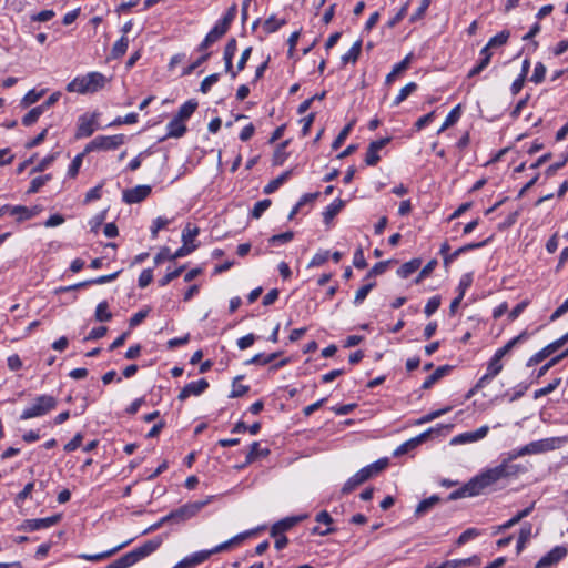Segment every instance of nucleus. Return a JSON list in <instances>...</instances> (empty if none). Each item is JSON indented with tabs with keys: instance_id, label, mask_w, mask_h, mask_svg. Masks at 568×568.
I'll return each mask as SVG.
<instances>
[{
	"instance_id": "7c9ffc66",
	"label": "nucleus",
	"mask_w": 568,
	"mask_h": 568,
	"mask_svg": "<svg viewBox=\"0 0 568 568\" xmlns=\"http://www.w3.org/2000/svg\"><path fill=\"white\" fill-rule=\"evenodd\" d=\"M291 175L292 170L283 172L280 176L272 180L267 185H265L263 192L265 194L274 193L282 184H284L290 179Z\"/></svg>"
},
{
	"instance_id": "b1692460",
	"label": "nucleus",
	"mask_w": 568,
	"mask_h": 568,
	"mask_svg": "<svg viewBox=\"0 0 568 568\" xmlns=\"http://www.w3.org/2000/svg\"><path fill=\"white\" fill-rule=\"evenodd\" d=\"M345 202L341 199L335 200L331 203L323 212V220L325 224H329L331 221L343 210Z\"/></svg>"
},
{
	"instance_id": "4be33fe9",
	"label": "nucleus",
	"mask_w": 568,
	"mask_h": 568,
	"mask_svg": "<svg viewBox=\"0 0 568 568\" xmlns=\"http://www.w3.org/2000/svg\"><path fill=\"white\" fill-rule=\"evenodd\" d=\"M413 54L409 53L399 63L395 64L392 72L386 75V84H390L395 81L396 77L409 68Z\"/></svg>"
},
{
	"instance_id": "6e6552de",
	"label": "nucleus",
	"mask_w": 568,
	"mask_h": 568,
	"mask_svg": "<svg viewBox=\"0 0 568 568\" xmlns=\"http://www.w3.org/2000/svg\"><path fill=\"white\" fill-rule=\"evenodd\" d=\"M392 141L390 136L382 138L379 140L372 141L367 148L365 154V163L369 166H375L381 156L378 155V151L386 146Z\"/></svg>"
},
{
	"instance_id": "c756f323",
	"label": "nucleus",
	"mask_w": 568,
	"mask_h": 568,
	"mask_svg": "<svg viewBox=\"0 0 568 568\" xmlns=\"http://www.w3.org/2000/svg\"><path fill=\"white\" fill-rule=\"evenodd\" d=\"M422 265V260L420 258H413L406 263H404L398 270H397V274L403 277V278H406L408 277L410 274H413L414 272H416Z\"/></svg>"
},
{
	"instance_id": "680f3d73",
	"label": "nucleus",
	"mask_w": 568,
	"mask_h": 568,
	"mask_svg": "<svg viewBox=\"0 0 568 568\" xmlns=\"http://www.w3.org/2000/svg\"><path fill=\"white\" fill-rule=\"evenodd\" d=\"M185 270V265H182L178 268H175L174 271L172 272H169L166 273L160 281H159V284L160 286H165L168 285L170 282H172L173 280H175L176 277H179L183 271Z\"/></svg>"
},
{
	"instance_id": "603ef678",
	"label": "nucleus",
	"mask_w": 568,
	"mask_h": 568,
	"mask_svg": "<svg viewBox=\"0 0 568 568\" xmlns=\"http://www.w3.org/2000/svg\"><path fill=\"white\" fill-rule=\"evenodd\" d=\"M561 384V378H555L547 386L535 392L534 397L537 399L539 397L546 396L552 393L559 385Z\"/></svg>"
},
{
	"instance_id": "a19ab883",
	"label": "nucleus",
	"mask_w": 568,
	"mask_h": 568,
	"mask_svg": "<svg viewBox=\"0 0 568 568\" xmlns=\"http://www.w3.org/2000/svg\"><path fill=\"white\" fill-rule=\"evenodd\" d=\"M290 141L286 140L282 143H280L274 152L273 155V164L274 165H282L284 161L287 158V153L285 152L286 146L288 145Z\"/></svg>"
},
{
	"instance_id": "4c0bfd02",
	"label": "nucleus",
	"mask_w": 568,
	"mask_h": 568,
	"mask_svg": "<svg viewBox=\"0 0 568 568\" xmlns=\"http://www.w3.org/2000/svg\"><path fill=\"white\" fill-rule=\"evenodd\" d=\"M37 207L34 209H28L27 206L17 205V206H10V214L16 215L19 214V220H28L33 217L37 214Z\"/></svg>"
},
{
	"instance_id": "79ce46f5",
	"label": "nucleus",
	"mask_w": 568,
	"mask_h": 568,
	"mask_svg": "<svg viewBox=\"0 0 568 568\" xmlns=\"http://www.w3.org/2000/svg\"><path fill=\"white\" fill-rule=\"evenodd\" d=\"M449 251H450V246H449L448 242H444L440 246L439 253L443 256L445 266L450 264L453 261H455L460 255V252L458 251V248L455 252H453L452 255H448Z\"/></svg>"
},
{
	"instance_id": "13d9d810",
	"label": "nucleus",
	"mask_w": 568,
	"mask_h": 568,
	"mask_svg": "<svg viewBox=\"0 0 568 568\" xmlns=\"http://www.w3.org/2000/svg\"><path fill=\"white\" fill-rule=\"evenodd\" d=\"M437 265V261L436 260H432L429 261L423 268L422 271L419 272V274L417 275V277L415 278V284H419L425 277L429 276L432 274V272L434 271V268L436 267Z\"/></svg>"
},
{
	"instance_id": "2f4dec72",
	"label": "nucleus",
	"mask_w": 568,
	"mask_h": 568,
	"mask_svg": "<svg viewBox=\"0 0 568 568\" xmlns=\"http://www.w3.org/2000/svg\"><path fill=\"white\" fill-rule=\"evenodd\" d=\"M217 552L219 551H215V548H213L211 550H202V551L194 552L190 557H186L185 560L189 562L190 567H193L195 565L204 562L205 560H207L211 557V555L217 554Z\"/></svg>"
},
{
	"instance_id": "5fc2aeb1",
	"label": "nucleus",
	"mask_w": 568,
	"mask_h": 568,
	"mask_svg": "<svg viewBox=\"0 0 568 568\" xmlns=\"http://www.w3.org/2000/svg\"><path fill=\"white\" fill-rule=\"evenodd\" d=\"M271 204L272 202L268 199L256 202L251 213L252 216L254 219H260L262 214L271 206Z\"/></svg>"
},
{
	"instance_id": "ea45409f",
	"label": "nucleus",
	"mask_w": 568,
	"mask_h": 568,
	"mask_svg": "<svg viewBox=\"0 0 568 568\" xmlns=\"http://www.w3.org/2000/svg\"><path fill=\"white\" fill-rule=\"evenodd\" d=\"M286 24V20H277L275 16H271L263 23V29L266 33H273L277 31L281 27Z\"/></svg>"
},
{
	"instance_id": "8fccbe9b",
	"label": "nucleus",
	"mask_w": 568,
	"mask_h": 568,
	"mask_svg": "<svg viewBox=\"0 0 568 568\" xmlns=\"http://www.w3.org/2000/svg\"><path fill=\"white\" fill-rule=\"evenodd\" d=\"M352 126H353V122L348 123L347 125H345L342 129V131L338 133V135L336 136V139L332 143V149L333 150H337V149L341 148V145L344 143V141L348 136V134H349V132L352 130Z\"/></svg>"
},
{
	"instance_id": "052dcab7",
	"label": "nucleus",
	"mask_w": 568,
	"mask_h": 568,
	"mask_svg": "<svg viewBox=\"0 0 568 568\" xmlns=\"http://www.w3.org/2000/svg\"><path fill=\"white\" fill-rule=\"evenodd\" d=\"M550 356V353L547 351L546 346L540 349L538 353H536L535 355H532L528 361H527V366L528 367H532L539 363H541L544 359H546L547 357Z\"/></svg>"
},
{
	"instance_id": "cd10ccee",
	"label": "nucleus",
	"mask_w": 568,
	"mask_h": 568,
	"mask_svg": "<svg viewBox=\"0 0 568 568\" xmlns=\"http://www.w3.org/2000/svg\"><path fill=\"white\" fill-rule=\"evenodd\" d=\"M440 501V498L437 495H433L428 498L423 499L415 509V516L420 517L427 511H429L435 505Z\"/></svg>"
},
{
	"instance_id": "a211bd4d",
	"label": "nucleus",
	"mask_w": 568,
	"mask_h": 568,
	"mask_svg": "<svg viewBox=\"0 0 568 568\" xmlns=\"http://www.w3.org/2000/svg\"><path fill=\"white\" fill-rule=\"evenodd\" d=\"M131 540L129 541H125L110 550H106V551H103V552H99V554H94V555H89V554H80L78 555V558L80 559H84V560H88V561H101V560H104V559H108L110 557H112L114 554H116L118 551H120L122 548H124L126 545L130 544Z\"/></svg>"
},
{
	"instance_id": "f704fd0d",
	"label": "nucleus",
	"mask_w": 568,
	"mask_h": 568,
	"mask_svg": "<svg viewBox=\"0 0 568 568\" xmlns=\"http://www.w3.org/2000/svg\"><path fill=\"white\" fill-rule=\"evenodd\" d=\"M136 564V560L132 552H126L125 555L121 556L110 565H108L105 568H129Z\"/></svg>"
},
{
	"instance_id": "473e14b6",
	"label": "nucleus",
	"mask_w": 568,
	"mask_h": 568,
	"mask_svg": "<svg viewBox=\"0 0 568 568\" xmlns=\"http://www.w3.org/2000/svg\"><path fill=\"white\" fill-rule=\"evenodd\" d=\"M361 51H362V40H357L353 45L352 48L348 50L347 53H345L343 57H342V62L344 64H347V63H356V61L358 60L359 58V54H361Z\"/></svg>"
},
{
	"instance_id": "dca6fc26",
	"label": "nucleus",
	"mask_w": 568,
	"mask_h": 568,
	"mask_svg": "<svg viewBox=\"0 0 568 568\" xmlns=\"http://www.w3.org/2000/svg\"><path fill=\"white\" fill-rule=\"evenodd\" d=\"M530 337V333L525 329L519 335L511 338L509 342H507L503 347L496 351L495 355L503 358L506 356L515 346L519 345L520 343L526 342Z\"/></svg>"
},
{
	"instance_id": "0e129e2a",
	"label": "nucleus",
	"mask_w": 568,
	"mask_h": 568,
	"mask_svg": "<svg viewBox=\"0 0 568 568\" xmlns=\"http://www.w3.org/2000/svg\"><path fill=\"white\" fill-rule=\"evenodd\" d=\"M440 303H442V300H440V296H438V295L429 298L424 308L425 314L427 316L433 315L439 308Z\"/></svg>"
},
{
	"instance_id": "f03ea898",
	"label": "nucleus",
	"mask_w": 568,
	"mask_h": 568,
	"mask_svg": "<svg viewBox=\"0 0 568 568\" xmlns=\"http://www.w3.org/2000/svg\"><path fill=\"white\" fill-rule=\"evenodd\" d=\"M212 496H207L203 500L186 503L179 508L170 511L168 514V519L170 524H183L189 519L195 517L206 505H209L212 500Z\"/></svg>"
},
{
	"instance_id": "9d476101",
	"label": "nucleus",
	"mask_w": 568,
	"mask_h": 568,
	"mask_svg": "<svg viewBox=\"0 0 568 568\" xmlns=\"http://www.w3.org/2000/svg\"><path fill=\"white\" fill-rule=\"evenodd\" d=\"M500 357L494 354L487 365V372L478 379V387H485L495 376L503 371V363Z\"/></svg>"
},
{
	"instance_id": "4d7b16f0",
	"label": "nucleus",
	"mask_w": 568,
	"mask_h": 568,
	"mask_svg": "<svg viewBox=\"0 0 568 568\" xmlns=\"http://www.w3.org/2000/svg\"><path fill=\"white\" fill-rule=\"evenodd\" d=\"M293 239H294V232L293 231H286V232L281 233V234L272 235L268 239V242L271 244H277V243L285 244V243L291 242Z\"/></svg>"
},
{
	"instance_id": "ddd939ff",
	"label": "nucleus",
	"mask_w": 568,
	"mask_h": 568,
	"mask_svg": "<svg viewBox=\"0 0 568 568\" xmlns=\"http://www.w3.org/2000/svg\"><path fill=\"white\" fill-rule=\"evenodd\" d=\"M162 544V539L156 537L152 540H148L142 546L133 549L131 552L134 556L136 562L154 552Z\"/></svg>"
},
{
	"instance_id": "f8f14e48",
	"label": "nucleus",
	"mask_w": 568,
	"mask_h": 568,
	"mask_svg": "<svg viewBox=\"0 0 568 568\" xmlns=\"http://www.w3.org/2000/svg\"><path fill=\"white\" fill-rule=\"evenodd\" d=\"M209 387V383L205 378H201L197 382L186 384L178 395L179 400H185L191 395L199 396Z\"/></svg>"
},
{
	"instance_id": "6e6d98bb",
	"label": "nucleus",
	"mask_w": 568,
	"mask_h": 568,
	"mask_svg": "<svg viewBox=\"0 0 568 568\" xmlns=\"http://www.w3.org/2000/svg\"><path fill=\"white\" fill-rule=\"evenodd\" d=\"M375 285H376L375 282H371L368 284L363 285L361 288H358L355 294L354 303L355 304L362 303L366 298L368 293L375 287Z\"/></svg>"
},
{
	"instance_id": "de8ad7c7",
	"label": "nucleus",
	"mask_w": 568,
	"mask_h": 568,
	"mask_svg": "<svg viewBox=\"0 0 568 568\" xmlns=\"http://www.w3.org/2000/svg\"><path fill=\"white\" fill-rule=\"evenodd\" d=\"M227 30L223 28L220 23H216L212 30L206 34V41H210L212 44L219 41Z\"/></svg>"
},
{
	"instance_id": "0eeeda50",
	"label": "nucleus",
	"mask_w": 568,
	"mask_h": 568,
	"mask_svg": "<svg viewBox=\"0 0 568 568\" xmlns=\"http://www.w3.org/2000/svg\"><path fill=\"white\" fill-rule=\"evenodd\" d=\"M61 519V515H53L51 517L47 518H39V519H26L21 526L19 527L20 530H27V531H34L39 529L49 528L57 523H59Z\"/></svg>"
},
{
	"instance_id": "4468645a",
	"label": "nucleus",
	"mask_w": 568,
	"mask_h": 568,
	"mask_svg": "<svg viewBox=\"0 0 568 568\" xmlns=\"http://www.w3.org/2000/svg\"><path fill=\"white\" fill-rule=\"evenodd\" d=\"M306 516H294V517H286L277 523H275L271 528V536L277 537L282 532L290 530L293 528L297 523L303 520Z\"/></svg>"
},
{
	"instance_id": "a878e982",
	"label": "nucleus",
	"mask_w": 568,
	"mask_h": 568,
	"mask_svg": "<svg viewBox=\"0 0 568 568\" xmlns=\"http://www.w3.org/2000/svg\"><path fill=\"white\" fill-rule=\"evenodd\" d=\"M256 531H257V529H251V530L241 532V534L234 536L233 538H231L230 540L216 546L215 551H220V552L224 551V550L229 549L232 545L240 544L243 540H245L246 538L253 536Z\"/></svg>"
},
{
	"instance_id": "69168bd1",
	"label": "nucleus",
	"mask_w": 568,
	"mask_h": 568,
	"mask_svg": "<svg viewBox=\"0 0 568 568\" xmlns=\"http://www.w3.org/2000/svg\"><path fill=\"white\" fill-rule=\"evenodd\" d=\"M197 234H199V229L197 227H190V224H187L186 227L182 232V241H183V243L192 245L191 243L197 236Z\"/></svg>"
},
{
	"instance_id": "20e7f679",
	"label": "nucleus",
	"mask_w": 568,
	"mask_h": 568,
	"mask_svg": "<svg viewBox=\"0 0 568 568\" xmlns=\"http://www.w3.org/2000/svg\"><path fill=\"white\" fill-rule=\"evenodd\" d=\"M124 143V134L98 135L85 145L84 153L115 150Z\"/></svg>"
},
{
	"instance_id": "7ed1b4c3",
	"label": "nucleus",
	"mask_w": 568,
	"mask_h": 568,
	"mask_svg": "<svg viewBox=\"0 0 568 568\" xmlns=\"http://www.w3.org/2000/svg\"><path fill=\"white\" fill-rule=\"evenodd\" d=\"M58 405V400L55 397L51 395H40L34 399L32 406L26 408L20 419H30L39 416H43L54 409Z\"/></svg>"
},
{
	"instance_id": "c85d7f7f",
	"label": "nucleus",
	"mask_w": 568,
	"mask_h": 568,
	"mask_svg": "<svg viewBox=\"0 0 568 568\" xmlns=\"http://www.w3.org/2000/svg\"><path fill=\"white\" fill-rule=\"evenodd\" d=\"M479 558L477 556H473L466 559H455L447 560L442 564V568H462L466 566H475L479 564Z\"/></svg>"
},
{
	"instance_id": "aec40b11",
	"label": "nucleus",
	"mask_w": 568,
	"mask_h": 568,
	"mask_svg": "<svg viewBox=\"0 0 568 568\" xmlns=\"http://www.w3.org/2000/svg\"><path fill=\"white\" fill-rule=\"evenodd\" d=\"M477 495H479V494H478L473 480L470 479L463 487L450 493L448 496V500H457L459 498H464L467 496H477Z\"/></svg>"
},
{
	"instance_id": "3c124183",
	"label": "nucleus",
	"mask_w": 568,
	"mask_h": 568,
	"mask_svg": "<svg viewBox=\"0 0 568 568\" xmlns=\"http://www.w3.org/2000/svg\"><path fill=\"white\" fill-rule=\"evenodd\" d=\"M236 12H237V7L236 4H232L226 13L224 14V17L222 18L221 21H219L217 23H220L223 28H225L226 30H229L231 23L233 22V20L235 19V16H236Z\"/></svg>"
},
{
	"instance_id": "5701e85b",
	"label": "nucleus",
	"mask_w": 568,
	"mask_h": 568,
	"mask_svg": "<svg viewBox=\"0 0 568 568\" xmlns=\"http://www.w3.org/2000/svg\"><path fill=\"white\" fill-rule=\"evenodd\" d=\"M452 366L443 365L435 369L433 374H430L423 383V389H429L436 382H438L442 377H444L449 371Z\"/></svg>"
},
{
	"instance_id": "bb28decb",
	"label": "nucleus",
	"mask_w": 568,
	"mask_h": 568,
	"mask_svg": "<svg viewBox=\"0 0 568 568\" xmlns=\"http://www.w3.org/2000/svg\"><path fill=\"white\" fill-rule=\"evenodd\" d=\"M531 536L532 525L530 523H525L519 530V536L516 546L517 554H520L523 551L526 542L531 538Z\"/></svg>"
},
{
	"instance_id": "c9c22d12",
	"label": "nucleus",
	"mask_w": 568,
	"mask_h": 568,
	"mask_svg": "<svg viewBox=\"0 0 568 568\" xmlns=\"http://www.w3.org/2000/svg\"><path fill=\"white\" fill-rule=\"evenodd\" d=\"M128 45H129V39L125 37V36H122L112 47V50H111V57L113 59H120L122 58L126 50H128Z\"/></svg>"
},
{
	"instance_id": "1a4fd4ad",
	"label": "nucleus",
	"mask_w": 568,
	"mask_h": 568,
	"mask_svg": "<svg viewBox=\"0 0 568 568\" xmlns=\"http://www.w3.org/2000/svg\"><path fill=\"white\" fill-rule=\"evenodd\" d=\"M151 193V186L138 185L132 189H128L123 192V201L125 203H140L145 200Z\"/></svg>"
},
{
	"instance_id": "bf43d9fd",
	"label": "nucleus",
	"mask_w": 568,
	"mask_h": 568,
	"mask_svg": "<svg viewBox=\"0 0 568 568\" xmlns=\"http://www.w3.org/2000/svg\"><path fill=\"white\" fill-rule=\"evenodd\" d=\"M565 357H566V354H559V355L552 357L549 362H547L545 365H542L539 368V371L537 373V378L542 377L552 366L558 364Z\"/></svg>"
},
{
	"instance_id": "37998d69",
	"label": "nucleus",
	"mask_w": 568,
	"mask_h": 568,
	"mask_svg": "<svg viewBox=\"0 0 568 568\" xmlns=\"http://www.w3.org/2000/svg\"><path fill=\"white\" fill-rule=\"evenodd\" d=\"M88 153H84V150L79 153L71 162L70 166H69V170H68V175L72 179H74L78 173H79V170L82 165V161H83V158L87 155Z\"/></svg>"
},
{
	"instance_id": "6ab92c4d",
	"label": "nucleus",
	"mask_w": 568,
	"mask_h": 568,
	"mask_svg": "<svg viewBox=\"0 0 568 568\" xmlns=\"http://www.w3.org/2000/svg\"><path fill=\"white\" fill-rule=\"evenodd\" d=\"M85 82L88 83L89 92L93 93L105 85L106 78L100 72H90L85 75Z\"/></svg>"
},
{
	"instance_id": "c03bdc74",
	"label": "nucleus",
	"mask_w": 568,
	"mask_h": 568,
	"mask_svg": "<svg viewBox=\"0 0 568 568\" xmlns=\"http://www.w3.org/2000/svg\"><path fill=\"white\" fill-rule=\"evenodd\" d=\"M45 90L37 91V90H30L21 100V104L23 106H29L36 102H38L44 94Z\"/></svg>"
},
{
	"instance_id": "774afa93",
	"label": "nucleus",
	"mask_w": 568,
	"mask_h": 568,
	"mask_svg": "<svg viewBox=\"0 0 568 568\" xmlns=\"http://www.w3.org/2000/svg\"><path fill=\"white\" fill-rule=\"evenodd\" d=\"M220 79L219 73H213L204 78V80L201 82L200 90L203 93H206L213 84H215Z\"/></svg>"
},
{
	"instance_id": "e2e57ef3",
	"label": "nucleus",
	"mask_w": 568,
	"mask_h": 568,
	"mask_svg": "<svg viewBox=\"0 0 568 568\" xmlns=\"http://www.w3.org/2000/svg\"><path fill=\"white\" fill-rule=\"evenodd\" d=\"M545 74H546V67L541 62H538L535 65L534 73L530 77V81L534 83H541L545 79Z\"/></svg>"
},
{
	"instance_id": "39448f33",
	"label": "nucleus",
	"mask_w": 568,
	"mask_h": 568,
	"mask_svg": "<svg viewBox=\"0 0 568 568\" xmlns=\"http://www.w3.org/2000/svg\"><path fill=\"white\" fill-rule=\"evenodd\" d=\"M97 119L98 114L93 113L91 115L83 114L78 120V126L75 132V139H83L91 136L97 130Z\"/></svg>"
},
{
	"instance_id": "e433bc0d",
	"label": "nucleus",
	"mask_w": 568,
	"mask_h": 568,
	"mask_svg": "<svg viewBox=\"0 0 568 568\" xmlns=\"http://www.w3.org/2000/svg\"><path fill=\"white\" fill-rule=\"evenodd\" d=\"M67 91L69 92H79V93H88L89 87L85 82V77H78L73 79L70 83L67 85Z\"/></svg>"
},
{
	"instance_id": "9b49d317",
	"label": "nucleus",
	"mask_w": 568,
	"mask_h": 568,
	"mask_svg": "<svg viewBox=\"0 0 568 568\" xmlns=\"http://www.w3.org/2000/svg\"><path fill=\"white\" fill-rule=\"evenodd\" d=\"M432 433H433V429L429 428L426 432L419 434L418 436L410 438L407 442L403 443L395 449L394 456L398 457V456H402V455L415 449L417 446H419L422 443H424L430 436Z\"/></svg>"
},
{
	"instance_id": "412c9836",
	"label": "nucleus",
	"mask_w": 568,
	"mask_h": 568,
	"mask_svg": "<svg viewBox=\"0 0 568 568\" xmlns=\"http://www.w3.org/2000/svg\"><path fill=\"white\" fill-rule=\"evenodd\" d=\"M186 132L183 120L174 116L168 124V133L165 138H181Z\"/></svg>"
},
{
	"instance_id": "2eb2a0df",
	"label": "nucleus",
	"mask_w": 568,
	"mask_h": 568,
	"mask_svg": "<svg viewBox=\"0 0 568 568\" xmlns=\"http://www.w3.org/2000/svg\"><path fill=\"white\" fill-rule=\"evenodd\" d=\"M488 429V426H481L475 432L459 434L452 439V444H465L476 442L478 439L484 438L487 435Z\"/></svg>"
},
{
	"instance_id": "72a5a7b5",
	"label": "nucleus",
	"mask_w": 568,
	"mask_h": 568,
	"mask_svg": "<svg viewBox=\"0 0 568 568\" xmlns=\"http://www.w3.org/2000/svg\"><path fill=\"white\" fill-rule=\"evenodd\" d=\"M196 108H197V102L194 99H191L181 105V108L179 109V112L175 116L185 121L189 118H191V115L195 112Z\"/></svg>"
},
{
	"instance_id": "864d4df0",
	"label": "nucleus",
	"mask_w": 568,
	"mask_h": 568,
	"mask_svg": "<svg viewBox=\"0 0 568 568\" xmlns=\"http://www.w3.org/2000/svg\"><path fill=\"white\" fill-rule=\"evenodd\" d=\"M362 484V478L357 474H355L344 484L341 491L343 495H347Z\"/></svg>"
},
{
	"instance_id": "f3484780",
	"label": "nucleus",
	"mask_w": 568,
	"mask_h": 568,
	"mask_svg": "<svg viewBox=\"0 0 568 568\" xmlns=\"http://www.w3.org/2000/svg\"><path fill=\"white\" fill-rule=\"evenodd\" d=\"M535 505H536V501H532L528 507L524 508L523 510H519L515 516H513L508 521H506L505 524L500 525L498 528H497V532H500V531H505L511 527H514L515 525H517L519 521H521L524 518H526L527 516H529L531 514V511L534 510L535 508Z\"/></svg>"
},
{
	"instance_id": "58836bf2",
	"label": "nucleus",
	"mask_w": 568,
	"mask_h": 568,
	"mask_svg": "<svg viewBox=\"0 0 568 568\" xmlns=\"http://www.w3.org/2000/svg\"><path fill=\"white\" fill-rule=\"evenodd\" d=\"M94 316L98 322H109L112 318V313L109 312L106 301H102L98 304Z\"/></svg>"
},
{
	"instance_id": "49530a36",
	"label": "nucleus",
	"mask_w": 568,
	"mask_h": 568,
	"mask_svg": "<svg viewBox=\"0 0 568 568\" xmlns=\"http://www.w3.org/2000/svg\"><path fill=\"white\" fill-rule=\"evenodd\" d=\"M460 116V105L455 106L446 116L445 122L443 123L439 132L446 130L447 128L454 125Z\"/></svg>"
},
{
	"instance_id": "09e8293b",
	"label": "nucleus",
	"mask_w": 568,
	"mask_h": 568,
	"mask_svg": "<svg viewBox=\"0 0 568 568\" xmlns=\"http://www.w3.org/2000/svg\"><path fill=\"white\" fill-rule=\"evenodd\" d=\"M417 89V84L415 82L407 83L402 90L399 94L394 100V105L400 104L410 93H413Z\"/></svg>"
},
{
	"instance_id": "f257e3e1",
	"label": "nucleus",
	"mask_w": 568,
	"mask_h": 568,
	"mask_svg": "<svg viewBox=\"0 0 568 568\" xmlns=\"http://www.w3.org/2000/svg\"><path fill=\"white\" fill-rule=\"evenodd\" d=\"M525 471L523 466H508L507 464H499L496 467L486 469L479 475L471 478L478 494L483 493L486 488L496 484L500 479L517 477L518 474Z\"/></svg>"
},
{
	"instance_id": "a18cd8bd",
	"label": "nucleus",
	"mask_w": 568,
	"mask_h": 568,
	"mask_svg": "<svg viewBox=\"0 0 568 568\" xmlns=\"http://www.w3.org/2000/svg\"><path fill=\"white\" fill-rule=\"evenodd\" d=\"M510 37L509 30H503L501 32L497 33L490 40L488 41V47L496 48L500 47L507 43L508 39Z\"/></svg>"
},
{
	"instance_id": "423d86ee",
	"label": "nucleus",
	"mask_w": 568,
	"mask_h": 568,
	"mask_svg": "<svg viewBox=\"0 0 568 568\" xmlns=\"http://www.w3.org/2000/svg\"><path fill=\"white\" fill-rule=\"evenodd\" d=\"M567 554L565 546H556L536 562L535 568H549L564 559Z\"/></svg>"
},
{
	"instance_id": "393cba45",
	"label": "nucleus",
	"mask_w": 568,
	"mask_h": 568,
	"mask_svg": "<svg viewBox=\"0 0 568 568\" xmlns=\"http://www.w3.org/2000/svg\"><path fill=\"white\" fill-rule=\"evenodd\" d=\"M271 450L265 447L261 448L258 442H253L250 446V452L246 455V464H252L255 462L258 457H267L270 455Z\"/></svg>"
},
{
	"instance_id": "338daca9",
	"label": "nucleus",
	"mask_w": 568,
	"mask_h": 568,
	"mask_svg": "<svg viewBox=\"0 0 568 568\" xmlns=\"http://www.w3.org/2000/svg\"><path fill=\"white\" fill-rule=\"evenodd\" d=\"M197 246L196 245H189L183 243V245L176 250L171 256H169L170 261H174L179 257H183L190 253H192Z\"/></svg>"
}]
</instances>
